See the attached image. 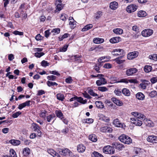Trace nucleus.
Segmentation results:
<instances>
[{
  "label": "nucleus",
  "instance_id": "14",
  "mask_svg": "<svg viewBox=\"0 0 157 157\" xmlns=\"http://www.w3.org/2000/svg\"><path fill=\"white\" fill-rule=\"evenodd\" d=\"M33 128L34 129L35 131L38 132V135L39 136H40L41 134V131H40V126L36 123H33Z\"/></svg>",
  "mask_w": 157,
  "mask_h": 157
},
{
  "label": "nucleus",
  "instance_id": "22",
  "mask_svg": "<svg viewBox=\"0 0 157 157\" xmlns=\"http://www.w3.org/2000/svg\"><path fill=\"white\" fill-rule=\"evenodd\" d=\"M148 83V81L144 80L142 82V83L140 84V86L142 88L145 89L147 86Z\"/></svg>",
  "mask_w": 157,
  "mask_h": 157
},
{
  "label": "nucleus",
  "instance_id": "57",
  "mask_svg": "<svg viewBox=\"0 0 157 157\" xmlns=\"http://www.w3.org/2000/svg\"><path fill=\"white\" fill-rule=\"evenodd\" d=\"M113 32L117 34H121L123 32V30H113Z\"/></svg>",
  "mask_w": 157,
  "mask_h": 157
},
{
  "label": "nucleus",
  "instance_id": "30",
  "mask_svg": "<svg viewBox=\"0 0 157 157\" xmlns=\"http://www.w3.org/2000/svg\"><path fill=\"white\" fill-rule=\"evenodd\" d=\"M57 99L61 101H63L65 98L64 95L61 93H58L56 95Z\"/></svg>",
  "mask_w": 157,
  "mask_h": 157
},
{
  "label": "nucleus",
  "instance_id": "56",
  "mask_svg": "<svg viewBox=\"0 0 157 157\" xmlns=\"http://www.w3.org/2000/svg\"><path fill=\"white\" fill-rule=\"evenodd\" d=\"M49 73L51 74L56 75L57 76H59L60 74L56 71H50Z\"/></svg>",
  "mask_w": 157,
  "mask_h": 157
},
{
  "label": "nucleus",
  "instance_id": "61",
  "mask_svg": "<svg viewBox=\"0 0 157 157\" xmlns=\"http://www.w3.org/2000/svg\"><path fill=\"white\" fill-rule=\"evenodd\" d=\"M49 31V30H46L44 32L45 36L47 38L49 37L51 34Z\"/></svg>",
  "mask_w": 157,
  "mask_h": 157
},
{
  "label": "nucleus",
  "instance_id": "43",
  "mask_svg": "<svg viewBox=\"0 0 157 157\" xmlns=\"http://www.w3.org/2000/svg\"><path fill=\"white\" fill-rule=\"evenodd\" d=\"M88 92L90 95L93 96H96L98 95V94L95 93L91 89H88Z\"/></svg>",
  "mask_w": 157,
  "mask_h": 157
},
{
  "label": "nucleus",
  "instance_id": "20",
  "mask_svg": "<svg viewBox=\"0 0 157 157\" xmlns=\"http://www.w3.org/2000/svg\"><path fill=\"white\" fill-rule=\"evenodd\" d=\"M104 42V39L100 38H94L93 40V42L97 44H101Z\"/></svg>",
  "mask_w": 157,
  "mask_h": 157
},
{
  "label": "nucleus",
  "instance_id": "58",
  "mask_svg": "<svg viewBox=\"0 0 157 157\" xmlns=\"http://www.w3.org/2000/svg\"><path fill=\"white\" fill-rule=\"evenodd\" d=\"M47 151L49 154H50L52 156L54 155V153L56 152L53 149H48Z\"/></svg>",
  "mask_w": 157,
  "mask_h": 157
},
{
  "label": "nucleus",
  "instance_id": "6",
  "mask_svg": "<svg viewBox=\"0 0 157 157\" xmlns=\"http://www.w3.org/2000/svg\"><path fill=\"white\" fill-rule=\"evenodd\" d=\"M139 53L137 51H134L129 53L127 56V58L128 59L132 60L136 58L138 56Z\"/></svg>",
  "mask_w": 157,
  "mask_h": 157
},
{
  "label": "nucleus",
  "instance_id": "31",
  "mask_svg": "<svg viewBox=\"0 0 157 157\" xmlns=\"http://www.w3.org/2000/svg\"><path fill=\"white\" fill-rule=\"evenodd\" d=\"M10 143L14 145H17L20 144L21 142L17 140H11L10 141Z\"/></svg>",
  "mask_w": 157,
  "mask_h": 157
},
{
  "label": "nucleus",
  "instance_id": "25",
  "mask_svg": "<svg viewBox=\"0 0 157 157\" xmlns=\"http://www.w3.org/2000/svg\"><path fill=\"white\" fill-rule=\"evenodd\" d=\"M122 92V93L125 96H129L130 95V92L129 90L127 88H123Z\"/></svg>",
  "mask_w": 157,
  "mask_h": 157
},
{
  "label": "nucleus",
  "instance_id": "3",
  "mask_svg": "<svg viewBox=\"0 0 157 157\" xmlns=\"http://www.w3.org/2000/svg\"><path fill=\"white\" fill-rule=\"evenodd\" d=\"M103 151L104 153L107 154H113L115 152L113 147L109 145L105 146L103 149Z\"/></svg>",
  "mask_w": 157,
  "mask_h": 157
},
{
  "label": "nucleus",
  "instance_id": "19",
  "mask_svg": "<svg viewBox=\"0 0 157 157\" xmlns=\"http://www.w3.org/2000/svg\"><path fill=\"white\" fill-rule=\"evenodd\" d=\"M86 147L82 144L78 145L77 147V150L78 152H83L85 150Z\"/></svg>",
  "mask_w": 157,
  "mask_h": 157
},
{
  "label": "nucleus",
  "instance_id": "7",
  "mask_svg": "<svg viewBox=\"0 0 157 157\" xmlns=\"http://www.w3.org/2000/svg\"><path fill=\"white\" fill-rule=\"evenodd\" d=\"M100 130L102 132L111 133L113 131V129L107 126L101 127L100 129Z\"/></svg>",
  "mask_w": 157,
  "mask_h": 157
},
{
  "label": "nucleus",
  "instance_id": "62",
  "mask_svg": "<svg viewBox=\"0 0 157 157\" xmlns=\"http://www.w3.org/2000/svg\"><path fill=\"white\" fill-rule=\"evenodd\" d=\"M68 47V45H65L61 48H60V51L62 52H65L67 50V48Z\"/></svg>",
  "mask_w": 157,
  "mask_h": 157
},
{
  "label": "nucleus",
  "instance_id": "11",
  "mask_svg": "<svg viewBox=\"0 0 157 157\" xmlns=\"http://www.w3.org/2000/svg\"><path fill=\"white\" fill-rule=\"evenodd\" d=\"M153 33V30H143L141 32L142 35L144 37L149 36H151Z\"/></svg>",
  "mask_w": 157,
  "mask_h": 157
},
{
  "label": "nucleus",
  "instance_id": "47",
  "mask_svg": "<svg viewBox=\"0 0 157 157\" xmlns=\"http://www.w3.org/2000/svg\"><path fill=\"white\" fill-rule=\"evenodd\" d=\"M145 117L144 115L140 113H139L137 115V119L138 118L142 119H145Z\"/></svg>",
  "mask_w": 157,
  "mask_h": 157
},
{
  "label": "nucleus",
  "instance_id": "17",
  "mask_svg": "<svg viewBox=\"0 0 157 157\" xmlns=\"http://www.w3.org/2000/svg\"><path fill=\"white\" fill-rule=\"evenodd\" d=\"M55 117V116L54 114H49L46 117V119L48 122H49L52 121V123H53L55 119H54Z\"/></svg>",
  "mask_w": 157,
  "mask_h": 157
},
{
  "label": "nucleus",
  "instance_id": "42",
  "mask_svg": "<svg viewBox=\"0 0 157 157\" xmlns=\"http://www.w3.org/2000/svg\"><path fill=\"white\" fill-rule=\"evenodd\" d=\"M98 90L101 92H105L108 90V89L105 86H100L98 87Z\"/></svg>",
  "mask_w": 157,
  "mask_h": 157
},
{
  "label": "nucleus",
  "instance_id": "49",
  "mask_svg": "<svg viewBox=\"0 0 157 157\" xmlns=\"http://www.w3.org/2000/svg\"><path fill=\"white\" fill-rule=\"evenodd\" d=\"M56 7V10L60 11L63 9V7L62 4L59 3L57 5Z\"/></svg>",
  "mask_w": 157,
  "mask_h": 157
},
{
  "label": "nucleus",
  "instance_id": "34",
  "mask_svg": "<svg viewBox=\"0 0 157 157\" xmlns=\"http://www.w3.org/2000/svg\"><path fill=\"white\" fill-rule=\"evenodd\" d=\"M147 15V13L144 11H140L138 13V16L140 17H142L146 16Z\"/></svg>",
  "mask_w": 157,
  "mask_h": 157
},
{
  "label": "nucleus",
  "instance_id": "21",
  "mask_svg": "<svg viewBox=\"0 0 157 157\" xmlns=\"http://www.w3.org/2000/svg\"><path fill=\"white\" fill-rule=\"evenodd\" d=\"M30 153V150L29 148L26 147L23 149V154L25 156H27Z\"/></svg>",
  "mask_w": 157,
  "mask_h": 157
},
{
  "label": "nucleus",
  "instance_id": "52",
  "mask_svg": "<svg viewBox=\"0 0 157 157\" xmlns=\"http://www.w3.org/2000/svg\"><path fill=\"white\" fill-rule=\"evenodd\" d=\"M116 82L117 83L123 82L125 83H128V79L127 78H123L121 79L119 81H117V82Z\"/></svg>",
  "mask_w": 157,
  "mask_h": 157
},
{
  "label": "nucleus",
  "instance_id": "28",
  "mask_svg": "<svg viewBox=\"0 0 157 157\" xmlns=\"http://www.w3.org/2000/svg\"><path fill=\"white\" fill-rule=\"evenodd\" d=\"M136 98L139 100H143L144 98V95L141 93H138L136 95Z\"/></svg>",
  "mask_w": 157,
  "mask_h": 157
},
{
  "label": "nucleus",
  "instance_id": "64",
  "mask_svg": "<svg viewBox=\"0 0 157 157\" xmlns=\"http://www.w3.org/2000/svg\"><path fill=\"white\" fill-rule=\"evenodd\" d=\"M83 95L85 98H87V99H90L91 98L88 94V93L85 92V93H83Z\"/></svg>",
  "mask_w": 157,
  "mask_h": 157
},
{
  "label": "nucleus",
  "instance_id": "38",
  "mask_svg": "<svg viewBox=\"0 0 157 157\" xmlns=\"http://www.w3.org/2000/svg\"><path fill=\"white\" fill-rule=\"evenodd\" d=\"M94 120L92 118L85 119L83 120V122L87 123H92L93 122Z\"/></svg>",
  "mask_w": 157,
  "mask_h": 157
},
{
  "label": "nucleus",
  "instance_id": "54",
  "mask_svg": "<svg viewBox=\"0 0 157 157\" xmlns=\"http://www.w3.org/2000/svg\"><path fill=\"white\" fill-rule=\"evenodd\" d=\"M43 37H44L41 36L40 34H38L35 36V38L37 40H42Z\"/></svg>",
  "mask_w": 157,
  "mask_h": 157
},
{
  "label": "nucleus",
  "instance_id": "24",
  "mask_svg": "<svg viewBox=\"0 0 157 157\" xmlns=\"http://www.w3.org/2000/svg\"><path fill=\"white\" fill-rule=\"evenodd\" d=\"M123 58V56L118 57L114 59V61H115L117 63L120 64L123 63L125 61L124 60L121 59Z\"/></svg>",
  "mask_w": 157,
  "mask_h": 157
},
{
  "label": "nucleus",
  "instance_id": "55",
  "mask_svg": "<svg viewBox=\"0 0 157 157\" xmlns=\"http://www.w3.org/2000/svg\"><path fill=\"white\" fill-rule=\"evenodd\" d=\"M99 79L102 84H105L107 83V81L104 78L101 77L99 78Z\"/></svg>",
  "mask_w": 157,
  "mask_h": 157
},
{
  "label": "nucleus",
  "instance_id": "45",
  "mask_svg": "<svg viewBox=\"0 0 157 157\" xmlns=\"http://www.w3.org/2000/svg\"><path fill=\"white\" fill-rule=\"evenodd\" d=\"M44 55V52H36L35 53V56L37 57L40 58L41 56H43Z\"/></svg>",
  "mask_w": 157,
  "mask_h": 157
},
{
  "label": "nucleus",
  "instance_id": "63",
  "mask_svg": "<svg viewBox=\"0 0 157 157\" xmlns=\"http://www.w3.org/2000/svg\"><path fill=\"white\" fill-rule=\"evenodd\" d=\"M151 81L153 84L157 82V77H152L151 79Z\"/></svg>",
  "mask_w": 157,
  "mask_h": 157
},
{
  "label": "nucleus",
  "instance_id": "2",
  "mask_svg": "<svg viewBox=\"0 0 157 157\" xmlns=\"http://www.w3.org/2000/svg\"><path fill=\"white\" fill-rule=\"evenodd\" d=\"M118 139L121 142L126 144H129L132 142V140L130 137L124 134L120 136Z\"/></svg>",
  "mask_w": 157,
  "mask_h": 157
},
{
  "label": "nucleus",
  "instance_id": "27",
  "mask_svg": "<svg viewBox=\"0 0 157 157\" xmlns=\"http://www.w3.org/2000/svg\"><path fill=\"white\" fill-rule=\"evenodd\" d=\"M89 139L90 140L93 142H95L97 140L96 136L94 134L89 135Z\"/></svg>",
  "mask_w": 157,
  "mask_h": 157
},
{
  "label": "nucleus",
  "instance_id": "41",
  "mask_svg": "<svg viewBox=\"0 0 157 157\" xmlns=\"http://www.w3.org/2000/svg\"><path fill=\"white\" fill-rule=\"evenodd\" d=\"M102 15V12L101 11H98L95 14V18L98 19Z\"/></svg>",
  "mask_w": 157,
  "mask_h": 157
},
{
  "label": "nucleus",
  "instance_id": "10",
  "mask_svg": "<svg viewBox=\"0 0 157 157\" xmlns=\"http://www.w3.org/2000/svg\"><path fill=\"white\" fill-rule=\"evenodd\" d=\"M113 124L115 125V126L120 128H123L124 124L121 123L117 118H116L113 120Z\"/></svg>",
  "mask_w": 157,
  "mask_h": 157
},
{
  "label": "nucleus",
  "instance_id": "29",
  "mask_svg": "<svg viewBox=\"0 0 157 157\" xmlns=\"http://www.w3.org/2000/svg\"><path fill=\"white\" fill-rule=\"evenodd\" d=\"M55 113L56 116L60 119L63 117V115L62 113L61 110H56Z\"/></svg>",
  "mask_w": 157,
  "mask_h": 157
},
{
  "label": "nucleus",
  "instance_id": "5",
  "mask_svg": "<svg viewBox=\"0 0 157 157\" xmlns=\"http://www.w3.org/2000/svg\"><path fill=\"white\" fill-rule=\"evenodd\" d=\"M137 69L135 68H130L127 69L126 71V74L127 76H131L136 73Z\"/></svg>",
  "mask_w": 157,
  "mask_h": 157
},
{
  "label": "nucleus",
  "instance_id": "59",
  "mask_svg": "<svg viewBox=\"0 0 157 157\" xmlns=\"http://www.w3.org/2000/svg\"><path fill=\"white\" fill-rule=\"evenodd\" d=\"M65 82L68 83H71L72 82V80L71 77H69L65 79Z\"/></svg>",
  "mask_w": 157,
  "mask_h": 157
},
{
  "label": "nucleus",
  "instance_id": "8",
  "mask_svg": "<svg viewBox=\"0 0 157 157\" xmlns=\"http://www.w3.org/2000/svg\"><path fill=\"white\" fill-rule=\"evenodd\" d=\"M123 53H124V51L120 49H114L112 52V54L115 56L123 55Z\"/></svg>",
  "mask_w": 157,
  "mask_h": 157
},
{
  "label": "nucleus",
  "instance_id": "16",
  "mask_svg": "<svg viewBox=\"0 0 157 157\" xmlns=\"http://www.w3.org/2000/svg\"><path fill=\"white\" fill-rule=\"evenodd\" d=\"M111 100L115 104L118 106H121L123 104V103L121 101L115 98H112Z\"/></svg>",
  "mask_w": 157,
  "mask_h": 157
},
{
  "label": "nucleus",
  "instance_id": "60",
  "mask_svg": "<svg viewBox=\"0 0 157 157\" xmlns=\"http://www.w3.org/2000/svg\"><path fill=\"white\" fill-rule=\"evenodd\" d=\"M13 33L15 35H18L20 36L23 35V32H20L17 30H15L14 31Z\"/></svg>",
  "mask_w": 157,
  "mask_h": 157
},
{
  "label": "nucleus",
  "instance_id": "9",
  "mask_svg": "<svg viewBox=\"0 0 157 157\" xmlns=\"http://www.w3.org/2000/svg\"><path fill=\"white\" fill-rule=\"evenodd\" d=\"M59 153L61 155H66L68 154L70 155L71 152L70 150L67 148L60 149L59 150Z\"/></svg>",
  "mask_w": 157,
  "mask_h": 157
},
{
  "label": "nucleus",
  "instance_id": "44",
  "mask_svg": "<svg viewBox=\"0 0 157 157\" xmlns=\"http://www.w3.org/2000/svg\"><path fill=\"white\" fill-rule=\"evenodd\" d=\"M157 95V92L156 91L153 90L149 94V96L151 98H154Z\"/></svg>",
  "mask_w": 157,
  "mask_h": 157
},
{
  "label": "nucleus",
  "instance_id": "18",
  "mask_svg": "<svg viewBox=\"0 0 157 157\" xmlns=\"http://www.w3.org/2000/svg\"><path fill=\"white\" fill-rule=\"evenodd\" d=\"M105 58H106L108 59H110V57H107V56H103L102 57L99 59L98 60V61L99 62L97 64L98 66H99L100 67L102 66V64H101L102 63H103L104 62H105V61H102V60Z\"/></svg>",
  "mask_w": 157,
  "mask_h": 157
},
{
  "label": "nucleus",
  "instance_id": "37",
  "mask_svg": "<svg viewBox=\"0 0 157 157\" xmlns=\"http://www.w3.org/2000/svg\"><path fill=\"white\" fill-rule=\"evenodd\" d=\"M47 84L48 86L50 87L51 86H56L58 85V84L55 82H52L49 81H48L47 82Z\"/></svg>",
  "mask_w": 157,
  "mask_h": 157
},
{
  "label": "nucleus",
  "instance_id": "53",
  "mask_svg": "<svg viewBox=\"0 0 157 157\" xmlns=\"http://www.w3.org/2000/svg\"><path fill=\"white\" fill-rule=\"evenodd\" d=\"M115 94L117 95H120L121 94V91L118 89H116L114 91Z\"/></svg>",
  "mask_w": 157,
  "mask_h": 157
},
{
  "label": "nucleus",
  "instance_id": "46",
  "mask_svg": "<svg viewBox=\"0 0 157 157\" xmlns=\"http://www.w3.org/2000/svg\"><path fill=\"white\" fill-rule=\"evenodd\" d=\"M21 113L20 111L17 112L13 113L12 115V117L14 118H17Z\"/></svg>",
  "mask_w": 157,
  "mask_h": 157
},
{
  "label": "nucleus",
  "instance_id": "35",
  "mask_svg": "<svg viewBox=\"0 0 157 157\" xmlns=\"http://www.w3.org/2000/svg\"><path fill=\"white\" fill-rule=\"evenodd\" d=\"M92 157H104L101 154L96 151H94L91 155Z\"/></svg>",
  "mask_w": 157,
  "mask_h": 157
},
{
  "label": "nucleus",
  "instance_id": "12",
  "mask_svg": "<svg viewBox=\"0 0 157 157\" xmlns=\"http://www.w3.org/2000/svg\"><path fill=\"white\" fill-rule=\"evenodd\" d=\"M118 7V2L116 1H113L110 3L109 7L113 10L117 9Z\"/></svg>",
  "mask_w": 157,
  "mask_h": 157
},
{
  "label": "nucleus",
  "instance_id": "23",
  "mask_svg": "<svg viewBox=\"0 0 157 157\" xmlns=\"http://www.w3.org/2000/svg\"><path fill=\"white\" fill-rule=\"evenodd\" d=\"M95 104L98 108L102 109L104 107L103 103L100 101H96Z\"/></svg>",
  "mask_w": 157,
  "mask_h": 157
},
{
  "label": "nucleus",
  "instance_id": "40",
  "mask_svg": "<svg viewBox=\"0 0 157 157\" xmlns=\"http://www.w3.org/2000/svg\"><path fill=\"white\" fill-rule=\"evenodd\" d=\"M149 58L151 59H152L155 61H157V54H153L150 55Z\"/></svg>",
  "mask_w": 157,
  "mask_h": 157
},
{
  "label": "nucleus",
  "instance_id": "39",
  "mask_svg": "<svg viewBox=\"0 0 157 157\" xmlns=\"http://www.w3.org/2000/svg\"><path fill=\"white\" fill-rule=\"evenodd\" d=\"M77 99L78 102H79L83 104H84L87 102L86 100H83V98L81 97H79L78 98H78Z\"/></svg>",
  "mask_w": 157,
  "mask_h": 157
},
{
  "label": "nucleus",
  "instance_id": "26",
  "mask_svg": "<svg viewBox=\"0 0 157 157\" xmlns=\"http://www.w3.org/2000/svg\"><path fill=\"white\" fill-rule=\"evenodd\" d=\"M120 39V37H113L111 38L109 41L112 43H115L119 41Z\"/></svg>",
  "mask_w": 157,
  "mask_h": 157
},
{
  "label": "nucleus",
  "instance_id": "15",
  "mask_svg": "<svg viewBox=\"0 0 157 157\" xmlns=\"http://www.w3.org/2000/svg\"><path fill=\"white\" fill-rule=\"evenodd\" d=\"M112 145L113 148H115L121 150L122 148L124 147L123 144L117 142L113 143Z\"/></svg>",
  "mask_w": 157,
  "mask_h": 157
},
{
  "label": "nucleus",
  "instance_id": "33",
  "mask_svg": "<svg viewBox=\"0 0 157 157\" xmlns=\"http://www.w3.org/2000/svg\"><path fill=\"white\" fill-rule=\"evenodd\" d=\"M144 70L145 72L148 73L152 70V67L150 65H146L144 67Z\"/></svg>",
  "mask_w": 157,
  "mask_h": 157
},
{
  "label": "nucleus",
  "instance_id": "48",
  "mask_svg": "<svg viewBox=\"0 0 157 157\" xmlns=\"http://www.w3.org/2000/svg\"><path fill=\"white\" fill-rule=\"evenodd\" d=\"M41 65L44 67H46L49 66V63L47 61L44 60L42 61L41 63Z\"/></svg>",
  "mask_w": 157,
  "mask_h": 157
},
{
  "label": "nucleus",
  "instance_id": "50",
  "mask_svg": "<svg viewBox=\"0 0 157 157\" xmlns=\"http://www.w3.org/2000/svg\"><path fill=\"white\" fill-rule=\"evenodd\" d=\"M56 77L53 75L48 76L47 77V79L49 80L54 81L56 79Z\"/></svg>",
  "mask_w": 157,
  "mask_h": 157
},
{
  "label": "nucleus",
  "instance_id": "51",
  "mask_svg": "<svg viewBox=\"0 0 157 157\" xmlns=\"http://www.w3.org/2000/svg\"><path fill=\"white\" fill-rule=\"evenodd\" d=\"M93 25L92 24L87 25L84 27L82 29H89L92 28Z\"/></svg>",
  "mask_w": 157,
  "mask_h": 157
},
{
  "label": "nucleus",
  "instance_id": "13",
  "mask_svg": "<svg viewBox=\"0 0 157 157\" xmlns=\"http://www.w3.org/2000/svg\"><path fill=\"white\" fill-rule=\"evenodd\" d=\"M148 141L151 143H156L157 141V136L154 135L149 136L147 138Z\"/></svg>",
  "mask_w": 157,
  "mask_h": 157
},
{
  "label": "nucleus",
  "instance_id": "1",
  "mask_svg": "<svg viewBox=\"0 0 157 157\" xmlns=\"http://www.w3.org/2000/svg\"><path fill=\"white\" fill-rule=\"evenodd\" d=\"M137 112H132L131 113L132 115L135 117L130 118L131 122L132 123L135 124L136 126H141L142 124V122L137 119V115L138 114Z\"/></svg>",
  "mask_w": 157,
  "mask_h": 157
},
{
  "label": "nucleus",
  "instance_id": "32",
  "mask_svg": "<svg viewBox=\"0 0 157 157\" xmlns=\"http://www.w3.org/2000/svg\"><path fill=\"white\" fill-rule=\"evenodd\" d=\"M76 22L74 19H72L70 21L69 24L71 29H74L76 27Z\"/></svg>",
  "mask_w": 157,
  "mask_h": 157
},
{
  "label": "nucleus",
  "instance_id": "4",
  "mask_svg": "<svg viewBox=\"0 0 157 157\" xmlns=\"http://www.w3.org/2000/svg\"><path fill=\"white\" fill-rule=\"evenodd\" d=\"M137 6L134 4L128 5L126 8V11L129 13L134 12L137 10Z\"/></svg>",
  "mask_w": 157,
  "mask_h": 157
},
{
  "label": "nucleus",
  "instance_id": "36",
  "mask_svg": "<svg viewBox=\"0 0 157 157\" xmlns=\"http://www.w3.org/2000/svg\"><path fill=\"white\" fill-rule=\"evenodd\" d=\"M10 152L11 157H17L16 153L13 149H10Z\"/></svg>",
  "mask_w": 157,
  "mask_h": 157
}]
</instances>
